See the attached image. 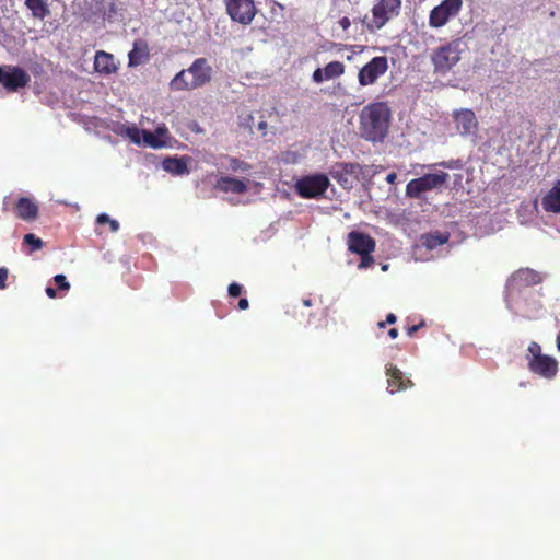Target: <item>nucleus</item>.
I'll use <instances>...</instances> for the list:
<instances>
[{"label": "nucleus", "mask_w": 560, "mask_h": 560, "mask_svg": "<svg viewBox=\"0 0 560 560\" xmlns=\"http://www.w3.org/2000/svg\"><path fill=\"white\" fill-rule=\"evenodd\" d=\"M389 110L382 103H374L363 108L360 119L362 135L370 141H383L388 131Z\"/></svg>", "instance_id": "f257e3e1"}, {"label": "nucleus", "mask_w": 560, "mask_h": 560, "mask_svg": "<svg viewBox=\"0 0 560 560\" xmlns=\"http://www.w3.org/2000/svg\"><path fill=\"white\" fill-rule=\"evenodd\" d=\"M465 44L462 39H453L435 49L431 54V62L434 72L438 74H447L462 59Z\"/></svg>", "instance_id": "f03ea898"}, {"label": "nucleus", "mask_w": 560, "mask_h": 560, "mask_svg": "<svg viewBox=\"0 0 560 560\" xmlns=\"http://www.w3.org/2000/svg\"><path fill=\"white\" fill-rule=\"evenodd\" d=\"M401 0H376L371 10L372 16L365 15L360 21L369 33H375L399 14Z\"/></svg>", "instance_id": "7ed1b4c3"}, {"label": "nucleus", "mask_w": 560, "mask_h": 560, "mask_svg": "<svg viewBox=\"0 0 560 560\" xmlns=\"http://www.w3.org/2000/svg\"><path fill=\"white\" fill-rule=\"evenodd\" d=\"M329 185L330 180L326 174L316 173L299 178L294 188L296 194L302 198L317 199L325 195Z\"/></svg>", "instance_id": "20e7f679"}, {"label": "nucleus", "mask_w": 560, "mask_h": 560, "mask_svg": "<svg viewBox=\"0 0 560 560\" xmlns=\"http://www.w3.org/2000/svg\"><path fill=\"white\" fill-rule=\"evenodd\" d=\"M448 179L445 172L424 174L419 178L411 179L406 186V196L419 199L427 191L442 187Z\"/></svg>", "instance_id": "39448f33"}, {"label": "nucleus", "mask_w": 560, "mask_h": 560, "mask_svg": "<svg viewBox=\"0 0 560 560\" xmlns=\"http://www.w3.org/2000/svg\"><path fill=\"white\" fill-rule=\"evenodd\" d=\"M226 13L233 22L249 25L257 14L254 0H224Z\"/></svg>", "instance_id": "423d86ee"}, {"label": "nucleus", "mask_w": 560, "mask_h": 560, "mask_svg": "<svg viewBox=\"0 0 560 560\" xmlns=\"http://www.w3.org/2000/svg\"><path fill=\"white\" fill-rule=\"evenodd\" d=\"M388 67V59L386 56L373 57L359 70V84L361 86H368L376 83V81L387 72Z\"/></svg>", "instance_id": "0eeeda50"}, {"label": "nucleus", "mask_w": 560, "mask_h": 560, "mask_svg": "<svg viewBox=\"0 0 560 560\" xmlns=\"http://www.w3.org/2000/svg\"><path fill=\"white\" fill-rule=\"evenodd\" d=\"M463 5V0H443L434 7L429 15L431 27L439 28L444 26L452 18L456 16Z\"/></svg>", "instance_id": "6e6552de"}, {"label": "nucleus", "mask_w": 560, "mask_h": 560, "mask_svg": "<svg viewBox=\"0 0 560 560\" xmlns=\"http://www.w3.org/2000/svg\"><path fill=\"white\" fill-rule=\"evenodd\" d=\"M31 81L30 74L15 66L0 67V84L9 92L25 88Z\"/></svg>", "instance_id": "1a4fd4ad"}, {"label": "nucleus", "mask_w": 560, "mask_h": 560, "mask_svg": "<svg viewBox=\"0 0 560 560\" xmlns=\"http://www.w3.org/2000/svg\"><path fill=\"white\" fill-rule=\"evenodd\" d=\"M362 167L358 163H336L329 174L345 189H351L354 182L359 179Z\"/></svg>", "instance_id": "9d476101"}, {"label": "nucleus", "mask_w": 560, "mask_h": 560, "mask_svg": "<svg viewBox=\"0 0 560 560\" xmlns=\"http://www.w3.org/2000/svg\"><path fill=\"white\" fill-rule=\"evenodd\" d=\"M348 249L357 255L372 254L375 250V240L366 233L351 231L347 236Z\"/></svg>", "instance_id": "9b49d317"}, {"label": "nucleus", "mask_w": 560, "mask_h": 560, "mask_svg": "<svg viewBox=\"0 0 560 560\" xmlns=\"http://www.w3.org/2000/svg\"><path fill=\"white\" fill-rule=\"evenodd\" d=\"M187 73L192 77L189 85L197 89L211 80L212 69L206 58H197L187 69Z\"/></svg>", "instance_id": "f8f14e48"}, {"label": "nucleus", "mask_w": 560, "mask_h": 560, "mask_svg": "<svg viewBox=\"0 0 560 560\" xmlns=\"http://www.w3.org/2000/svg\"><path fill=\"white\" fill-rule=\"evenodd\" d=\"M528 369L545 378L551 380L557 375L558 362L550 355L536 357L528 361Z\"/></svg>", "instance_id": "ddd939ff"}, {"label": "nucleus", "mask_w": 560, "mask_h": 560, "mask_svg": "<svg viewBox=\"0 0 560 560\" xmlns=\"http://www.w3.org/2000/svg\"><path fill=\"white\" fill-rule=\"evenodd\" d=\"M386 375L388 377L387 390L390 394H395L400 390H405L413 385L412 381L406 377L402 372L393 364H387Z\"/></svg>", "instance_id": "4468645a"}, {"label": "nucleus", "mask_w": 560, "mask_h": 560, "mask_svg": "<svg viewBox=\"0 0 560 560\" xmlns=\"http://www.w3.org/2000/svg\"><path fill=\"white\" fill-rule=\"evenodd\" d=\"M541 281L542 277L540 273L530 268H521L511 277V285H515L517 288L536 285Z\"/></svg>", "instance_id": "2eb2a0df"}, {"label": "nucleus", "mask_w": 560, "mask_h": 560, "mask_svg": "<svg viewBox=\"0 0 560 560\" xmlns=\"http://www.w3.org/2000/svg\"><path fill=\"white\" fill-rule=\"evenodd\" d=\"M246 179H237L229 176H221L214 187L222 192L245 194L248 190Z\"/></svg>", "instance_id": "dca6fc26"}, {"label": "nucleus", "mask_w": 560, "mask_h": 560, "mask_svg": "<svg viewBox=\"0 0 560 560\" xmlns=\"http://www.w3.org/2000/svg\"><path fill=\"white\" fill-rule=\"evenodd\" d=\"M457 130L462 135H469L477 127L476 115L471 109H460L454 113Z\"/></svg>", "instance_id": "f3484780"}, {"label": "nucleus", "mask_w": 560, "mask_h": 560, "mask_svg": "<svg viewBox=\"0 0 560 560\" xmlns=\"http://www.w3.org/2000/svg\"><path fill=\"white\" fill-rule=\"evenodd\" d=\"M15 213L24 221H33L38 217V206L31 198L21 197L15 205Z\"/></svg>", "instance_id": "a211bd4d"}, {"label": "nucleus", "mask_w": 560, "mask_h": 560, "mask_svg": "<svg viewBox=\"0 0 560 560\" xmlns=\"http://www.w3.org/2000/svg\"><path fill=\"white\" fill-rule=\"evenodd\" d=\"M94 69L95 71L103 74H112L117 71L114 56L104 50H100L94 57Z\"/></svg>", "instance_id": "6ab92c4d"}, {"label": "nucleus", "mask_w": 560, "mask_h": 560, "mask_svg": "<svg viewBox=\"0 0 560 560\" xmlns=\"http://www.w3.org/2000/svg\"><path fill=\"white\" fill-rule=\"evenodd\" d=\"M541 206L546 212L560 213V179L542 197Z\"/></svg>", "instance_id": "aec40b11"}, {"label": "nucleus", "mask_w": 560, "mask_h": 560, "mask_svg": "<svg viewBox=\"0 0 560 560\" xmlns=\"http://www.w3.org/2000/svg\"><path fill=\"white\" fill-rule=\"evenodd\" d=\"M149 47L148 44L142 40H136L133 44V48L129 52V66L137 67L139 65L144 63L149 59Z\"/></svg>", "instance_id": "412c9836"}, {"label": "nucleus", "mask_w": 560, "mask_h": 560, "mask_svg": "<svg viewBox=\"0 0 560 560\" xmlns=\"http://www.w3.org/2000/svg\"><path fill=\"white\" fill-rule=\"evenodd\" d=\"M163 167L166 172L173 175H183L189 172L187 161L184 158L165 159L163 162Z\"/></svg>", "instance_id": "4be33fe9"}, {"label": "nucleus", "mask_w": 560, "mask_h": 560, "mask_svg": "<svg viewBox=\"0 0 560 560\" xmlns=\"http://www.w3.org/2000/svg\"><path fill=\"white\" fill-rule=\"evenodd\" d=\"M25 5L35 19L44 20L50 14L49 7L45 0H25Z\"/></svg>", "instance_id": "5701e85b"}, {"label": "nucleus", "mask_w": 560, "mask_h": 560, "mask_svg": "<svg viewBox=\"0 0 560 560\" xmlns=\"http://www.w3.org/2000/svg\"><path fill=\"white\" fill-rule=\"evenodd\" d=\"M323 69L325 71L327 81L341 77L346 71L345 65L337 60L330 61Z\"/></svg>", "instance_id": "b1692460"}, {"label": "nucleus", "mask_w": 560, "mask_h": 560, "mask_svg": "<svg viewBox=\"0 0 560 560\" xmlns=\"http://www.w3.org/2000/svg\"><path fill=\"white\" fill-rule=\"evenodd\" d=\"M187 70H182L178 72L175 78L171 81L170 88L173 91H184V90H194L195 88H191L189 85V82L186 79Z\"/></svg>", "instance_id": "393cba45"}, {"label": "nucleus", "mask_w": 560, "mask_h": 560, "mask_svg": "<svg viewBox=\"0 0 560 560\" xmlns=\"http://www.w3.org/2000/svg\"><path fill=\"white\" fill-rule=\"evenodd\" d=\"M423 245L428 247L429 249L436 248L438 246H441L445 244L448 240L447 236L440 234V233H430L422 237Z\"/></svg>", "instance_id": "a878e982"}, {"label": "nucleus", "mask_w": 560, "mask_h": 560, "mask_svg": "<svg viewBox=\"0 0 560 560\" xmlns=\"http://www.w3.org/2000/svg\"><path fill=\"white\" fill-rule=\"evenodd\" d=\"M252 168L250 164L237 158H229V170L232 172H248Z\"/></svg>", "instance_id": "bb28decb"}, {"label": "nucleus", "mask_w": 560, "mask_h": 560, "mask_svg": "<svg viewBox=\"0 0 560 560\" xmlns=\"http://www.w3.org/2000/svg\"><path fill=\"white\" fill-rule=\"evenodd\" d=\"M23 242L30 246L31 253L39 250L44 246V242L33 233L25 234Z\"/></svg>", "instance_id": "cd10ccee"}, {"label": "nucleus", "mask_w": 560, "mask_h": 560, "mask_svg": "<svg viewBox=\"0 0 560 560\" xmlns=\"http://www.w3.org/2000/svg\"><path fill=\"white\" fill-rule=\"evenodd\" d=\"M96 222L98 224H108L112 232H117L119 230V222L117 220L110 219L106 213L98 214L96 217Z\"/></svg>", "instance_id": "c85d7f7f"}, {"label": "nucleus", "mask_w": 560, "mask_h": 560, "mask_svg": "<svg viewBox=\"0 0 560 560\" xmlns=\"http://www.w3.org/2000/svg\"><path fill=\"white\" fill-rule=\"evenodd\" d=\"M144 143L145 145H149L151 148H159L161 145L158 138L150 131L143 130L141 136V143Z\"/></svg>", "instance_id": "c756f323"}, {"label": "nucleus", "mask_w": 560, "mask_h": 560, "mask_svg": "<svg viewBox=\"0 0 560 560\" xmlns=\"http://www.w3.org/2000/svg\"><path fill=\"white\" fill-rule=\"evenodd\" d=\"M143 130H140L138 127L132 126L128 127L126 130L127 136L130 138V140L133 143L140 144L141 143V136Z\"/></svg>", "instance_id": "7c9ffc66"}, {"label": "nucleus", "mask_w": 560, "mask_h": 560, "mask_svg": "<svg viewBox=\"0 0 560 560\" xmlns=\"http://www.w3.org/2000/svg\"><path fill=\"white\" fill-rule=\"evenodd\" d=\"M361 257L360 262L358 265L359 269H366L374 265L375 260L372 254H362L359 255Z\"/></svg>", "instance_id": "2f4dec72"}, {"label": "nucleus", "mask_w": 560, "mask_h": 560, "mask_svg": "<svg viewBox=\"0 0 560 560\" xmlns=\"http://www.w3.org/2000/svg\"><path fill=\"white\" fill-rule=\"evenodd\" d=\"M54 281L58 285L59 290L68 291L70 289V284L67 281L66 277L63 275H57L54 277Z\"/></svg>", "instance_id": "473e14b6"}, {"label": "nucleus", "mask_w": 560, "mask_h": 560, "mask_svg": "<svg viewBox=\"0 0 560 560\" xmlns=\"http://www.w3.org/2000/svg\"><path fill=\"white\" fill-rule=\"evenodd\" d=\"M312 80H313L315 83H317V84H319V83H322V82H324V81H327V78H326V75H325V71H324V69H323V68H317V69H315V70H314V72H313V74H312Z\"/></svg>", "instance_id": "72a5a7b5"}, {"label": "nucleus", "mask_w": 560, "mask_h": 560, "mask_svg": "<svg viewBox=\"0 0 560 560\" xmlns=\"http://www.w3.org/2000/svg\"><path fill=\"white\" fill-rule=\"evenodd\" d=\"M242 291L243 287L236 282L231 283L228 288L229 295L232 298L240 296Z\"/></svg>", "instance_id": "f704fd0d"}, {"label": "nucleus", "mask_w": 560, "mask_h": 560, "mask_svg": "<svg viewBox=\"0 0 560 560\" xmlns=\"http://www.w3.org/2000/svg\"><path fill=\"white\" fill-rule=\"evenodd\" d=\"M528 352L532 354L530 359H536V357H542L544 355V354H541L540 346L537 342H535V341H532L529 343Z\"/></svg>", "instance_id": "c9c22d12"}, {"label": "nucleus", "mask_w": 560, "mask_h": 560, "mask_svg": "<svg viewBox=\"0 0 560 560\" xmlns=\"http://www.w3.org/2000/svg\"><path fill=\"white\" fill-rule=\"evenodd\" d=\"M334 46L337 48L338 51H342L343 49H352L353 52L358 51V52H362L364 50V46H358V45H351V46H348V45H343V44H334Z\"/></svg>", "instance_id": "e433bc0d"}, {"label": "nucleus", "mask_w": 560, "mask_h": 560, "mask_svg": "<svg viewBox=\"0 0 560 560\" xmlns=\"http://www.w3.org/2000/svg\"><path fill=\"white\" fill-rule=\"evenodd\" d=\"M9 270L7 267H0V290L7 288L5 280L8 279Z\"/></svg>", "instance_id": "4c0bfd02"}, {"label": "nucleus", "mask_w": 560, "mask_h": 560, "mask_svg": "<svg viewBox=\"0 0 560 560\" xmlns=\"http://www.w3.org/2000/svg\"><path fill=\"white\" fill-rule=\"evenodd\" d=\"M423 325H424V323H423V322H421V323H420V324H418V325H412V326L407 327V335H408L409 337H412V336L415 335V332H416V331H418V330H419V328H420V327H422Z\"/></svg>", "instance_id": "58836bf2"}, {"label": "nucleus", "mask_w": 560, "mask_h": 560, "mask_svg": "<svg viewBox=\"0 0 560 560\" xmlns=\"http://www.w3.org/2000/svg\"><path fill=\"white\" fill-rule=\"evenodd\" d=\"M338 23H339V25L341 26V28H342L343 31H348V28H349V27H350V25H351V21H350V19H349V18H347V16H343L342 19H340Z\"/></svg>", "instance_id": "ea45409f"}, {"label": "nucleus", "mask_w": 560, "mask_h": 560, "mask_svg": "<svg viewBox=\"0 0 560 560\" xmlns=\"http://www.w3.org/2000/svg\"><path fill=\"white\" fill-rule=\"evenodd\" d=\"M249 306L248 300L243 298L238 301L237 307L241 311L247 310Z\"/></svg>", "instance_id": "a19ab883"}, {"label": "nucleus", "mask_w": 560, "mask_h": 560, "mask_svg": "<svg viewBox=\"0 0 560 560\" xmlns=\"http://www.w3.org/2000/svg\"><path fill=\"white\" fill-rule=\"evenodd\" d=\"M396 180H397V174H396L395 172H392V173H389V174L386 176V182H387L388 184H392V185H393V184H395V183H396Z\"/></svg>", "instance_id": "79ce46f5"}, {"label": "nucleus", "mask_w": 560, "mask_h": 560, "mask_svg": "<svg viewBox=\"0 0 560 560\" xmlns=\"http://www.w3.org/2000/svg\"><path fill=\"white\" fill-rule=\"evenodd\" d=\"M396 320H397L396 315H395V314H393V313H389V314L386 316V320H385V323H386V324L392 325V324H395V323H396Z\"/></svg>", "instance_id": "37998d69"}, {"label": "nucleus", "mask_w": 560, "mask_h": 560, "mask_svg": "<svg viewBox=\"0 0 560 560\" xmlns=\"http://www.w3.org/2000/svg\"><path fill=\"white\" fill-rule=\"evenodd\" d=\"M46 294L50 298V299H55L57 296V291L51 288V287H47L46 288Z\"/></svg>", "instance_id": "c03bdc74"}, {"label": "nucleus", "mask_w": 560, "mask_h": 560, "mask_svg": "<svg viewBox=\"0 0 560 560\" xmlns=\"http://www.w3.org/2000/svg\"><path fill=\"white\" fill-rule=\"evenodd\" d=\"M388 336H389L392 339L397 338V336H398V329H397V328H390V329L388 330Z\"/></svg>", "instance_id": "a18cd8bd"}, {"label": "nucleus", "mask_w": 560, "mask_h": 560, "mask_svg": "<svg viewBox=\"0 0 560 560\" xmlns=\"http://www.w3.org/2000/svg\"><path fill=\"white\" fill-rule=\"evenodd\" d=\"M303 304H304L305 306H311V305H312V302H311V300L306 299V300H303Z\"/></svg>", "instance_id": "49530a36"}, {"label": "nucleus", "mask_w": 560, "mask_h": 560, "mask_svg": "<svg viewBox=\"0 0 560 560\" xmlns=\"http://www.w3.org/2000/svg\"><path fill=\"white\" fill-rule=\"evenodd\" d=\"M557 347H558V349L560 351V332L557 336Z\"/></svg>", "instance_id": "de8ad7c7"}, {"label": "nucleus", "mask_w": 560, "mask_h": 560, "mask_svg": "<svg viewBox=\"0 0 560 560\" xmlns=\"http://www.w3.org/2000/svg\"><path fill=\"white\" fill-rule=\"evenodd\" d=\"M385 325H386V323H385V322H380V323H378V327H380V328H384V327H385Z\"/></svg>", "instance_id": "09e8293b"}, {"label": "nucleus", "mask_w": 560, "mask_h": 560, "mask_svg": "<svg viewBox=\"0 0 560 560\" xmlns=\"http://www.w3.org/2000/svg\"><path fill=\"white\" fill-rule=\"evenodd\" d=\"M353 59L352 55L347 56V60L351 61Z\"/></svg>", "instance_id": "8fccbe9b"}, {"label": "nucleus", "mask_w": 560, "mask_h": 560, "mask_svg": "<svg viewBox=\"0 0 560 560\" xmlns=\"http://www.w3.org/2000/svg\"><path fill=\"white\" fill-rule=\"evenodd\" d=\"M265 126H266V122H260V124H259V127H260V128H264Z\"/></svg>", "instance_id": "3c124183"}, {"label": "nucleus", "mask_w": 560, "mask_h": 560, "mask_svg": "<svg viewBox=\"0 0 560 560\" xmlns=\"http://www.w3.org/2000/svg\"><path fill=\"white\" fill-rule=\"evenodd\" d=\"M382 269H383V270H387V265H384V266L382 267Z\"/></svg>", "instance_id": "603ef678"}]
</instances>
